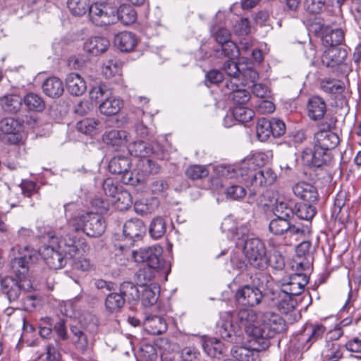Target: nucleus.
<instances>
[{
	"label": "nucleus",
	"instance_id": "nucleus-1",
	"mask_svg": "<svg viewBox=\"0 0 361 361\" xmlns=\"http://www.w3.org/2000/svg\"><path fill=\"white\" fill-rule=\"evenodd\" d=\"M10 259V269L18 281L11 276H0V285L8 299L16 300L21 290L30 291L37 288L38 285L31 282L27 276L30 264L38 259V253L28 245H16L11 250Z\"/></svg>",
	"mask_w": 361,
	"mask_h": 361
},
{
	"label": "nucleus",
	"instance_id": "nucleus-2",
	"mask_svg": "<svg viewBox=\"0 0 361 361\" xmlns=\"http://www.w3.org/2000/svg\"><path fill=\"white\" fill-rule=\"evenodd\" d=\"M259 322L252 309H241L237 312H224L221 314L217 331L228 342L236 344L243 341L244 333L249 337L250 347L258 344L261 336Z\"/></svg>",
	"mask_w": 361,
	"mask_h": 361
},
{
	"label": "nucleus",
	"instance_id": "nucleus-3",
	"mask_svg": "<svg viewBox=\"0 0 361 361\" xmlns=\"http://www.w3.org/2000/svg\"><path fill=\"white\" fill-rule=\"evenodd\" d=\"M38 237L43 240H48L49 244L44 245L39 250H35L38 257L41 255L50 269H60L69 259L70 256L80 253L81 243H75L74 236L69 233H64L60 228L57 231H52L49 227H38Z\"/></svg>",
	"mask_w": 361,
	"mask_h": 361
},
{
	"label": "nucleus",
	"instance_id": "nucleus-4",
	"mask_svg": "<svg viewBox=\"0 0 361 361\" xmlns=\"http://www.w3.org/2000/svg\"><path fill=\"white\" fill-rule=\"evenodd\" d=\"M221 228L228 238L235 241L236 247L243 251L252 267L259 269L266 267L264 243L249 234L246 224H239L228 216L224 219Z\"/></svg>",
	"mask_w": 361,
	"mask_h": 361
},
{
	"label": "nucleus",
	"instance_id": "nucleus-5",
	"mask_svg": "<svg viewBox=\"0 0 361 361\" xmlns=\"http://www.w3.org/2000/svg\"><path fill=\"white\" fill-rule=\"evenodd\" d=\"M64 209L68 219L62 228L64 233H69L71 236H75L77 232L82 231L87 236L96 238L105 231L106 221L98 212H81L79 205L74 202L66 204Z\"/></svg>",
	"mask_w": 361,
	"mask_h": 361
},
{
	"label": "nucleus",
	"instance_id": "nucleus-6",
	"mask_svg": "<svg viewBox=\"0 0 361 361\" xmlns=\"http://www.w3.org/2000/svg\"><path fill=\"white\" fill-rule=\"evenodd\" d=\"M130 165L128 157L116 155L109 161V170L112 173L121 175L123 183L133 186L144 183L147 175L159 171V166L149 159H140L133 171H129Z\"/></svg>",
	"mask_w": 361,
	"mask_h": 361
},
{
	"label": "nucleus",
	"instance_id": "nucleus-7",
	"mask_svg": "<svg viewBox=\"0 0 361 361\" xmlns=\"http://www.w3.org/2000/svg\"><path fill=\"white\" fill-rule=\"evenodd\" d=\"M272 154L270 152H255L250 157L244 159L242 162L234 165L219 164L215 166V173L221 178L233 179L239 173L247 176L250 171L256 170L254 166H262L267 164Z\"/></svg>",
	"mask_w": 361,
	"mask_h": 361
},
{
	"label": "nucleus",
	"instance_id": "nucleus-8",
	"mask_svg": "<svg viewBox=\"0 0 361 361\" xmlns=\"http://www.w3.org/2000/svg\"><path fill=\"white\" fill-rule=\"evenodd\" d=\"M269 230L275 235H282L289 243L310 232V223L292 224L290 219L276 216L269 224Z\"/></svg>",
	"mask_w": 361,
	"mask_h": 361
},
{
	"label": "nucleus",
	"instance_id": "nucleus-9",
	"mask_svg": "<svg viewBox=\"0 0 361 361\" xmlns=\"http://www.w3.org/2000/svg\"><path fill=\"white\" fill-rule=\"evenodd\" d=\"M259 326L262 335L259 336L258 344L255 347L260 351L269 347L270 338L286 329L284 319L272 312H266L262 314Z\"/></svg>",
	"mask_w": 361,
	"mask_h": 361
},
{
	"label": "nucleus",
	"instance_id": "nucleus-10",
	"mask_svg": "<svg viewBox=\"0 0 361 361\" xmlns=\"http://www.w3.org/2000/svg\"><path fill=\"white\" fill-rule=\"evenodd\" d=\"M243 174L239 173L233 179H236L238 183L249 188L250 195H255L259 190L273 185L277 179L276 173L271 169L252 170L247 176Z\"/></svg>",
	"mask_w": 361,
	"mask_h": 361
},
{
	"label": "nucleus",
	"instance_id": "nucleus-11",
	"mask_svg": "<svg viewBox=\"0 0 361 361\" xmlns=\"http://www.w3.org/2000/svg\"><path fill=\"white\" fill-rule=\"evenodd\" d=\"M89 20L97 27L113 24L116 21V8L109 0H93L90 7Z\"/></svg>",
	"mask_w": 361,
	"mask_h": 361
},
{
	"label": "nucleus",
	"instance_id": "nucleus-12",
	"mask_svg": "<svg viewBox=\"0 0 361 361\" xmlns=\"http://www.w3.org/2000/svg\"><path fill=\"white\" fill-rule=\"evenodd\" d=\"M326 331V328L322 324H306L302 332L296 338L295 348L301 352L308 350L310 347L321 340Z\"/></svg>",
	"mask_w": 361,
	"mask_h": 361
},
{
	"label": "nucleus",
	"instance_id": "nucleus-13",
	"mask_svg": "<svg viewBox=\"0 0 361 361\" xmlns=\"http://www.w3.org/2000/svg\"><path fill=\"white\" fill-rule=\"evenodd\" d=\"M163 249L159 245L140 248L132 252L135 262L145 263L151 267H164L165 262L161 258Z\"/></svg>",
	"mask_w": 361,
	"mask_h": 361
},
{
	"label": "nucleus",
	"instance_id": "nucleus-14",
	"mask_svg": "<svg viewBox=\"0 0 361 361\" xmlns=\"http://www.w3.org/2000/svg\"><path fill=\"white\" fill-rule=\"evenodd\" d=\"M322 56V63L324 66L343 71V67H347L348 52L345 48L338 46L326 47Z\"/></svg>",
	"mask_w": 361,
	"mask_h": 361
},
{
	"label": "nucleus",
	"instance_id": "nucleus-15",
	"mask_svg": "<svg viewBox=\"0 0 361 361\" xmlns=\"http://www.w3.org/2000/svg\"><path fill=\"white\" fill-rule=\"evenodd\" d=\"M307 283L308 278L305 274H295L288 279L279 281L276 290L293 298L303 292Z\"/></svg>",
	"mask_w": 361,
	"mask_h": 361
},
{
	"label": "nucleus",
	"instance_id": "nucleus-16",
	"mask_svg": "<svg viewBox=\"0 0 361 361\" xmlns=\"http://www.w3.org/2000/svg\"><path fill=\"white\" fill-rule=\"evenodd\" d=\"M1 139L11 145H16L21 141L22 125L13 118H5L0 122Z\"/></svg>",
	"mask_w": 361,
	"mask_h": 361
},
{
	"label": "nucleus",
	"instance_id": "nucleus-17",
	"mask_svg": "<svg viewBox=\"0 0 361 361\" xmlns=\"http://www.w3.org/2000/svg\"><path fill=\"white\" fill-rule=\"evenodd\" d=\"M331 153L324 152L315 144L313 147H307L302 152V161L304 165L310 167H321L330 162Z\"/></svg>",
	"mask_w": 361,
	"mask_h": 361
},
{
	"label": "nucleus",
	"instance_id": "nucleus-18",
	"mask_svg": "<svg viewBox=\"0 0 361 361\" xmlns=\"http://www.w3.org/2000/svg\"><path fill=\"white\" fill-rule=\"evenodd\" d=\"M128 150L132 156L140 157V159H148L150 154H154L159 159H168V154L163 149L162 147L155 144L149 147L142 141L130 142Z\"/></svg>",
	"mask_w": 361,
	"mask_h": 361
},
{
	"label": "nucleus",
	"instance_id": "nucleus-19",
	"mask_svg": "<svg viewBox=\"0 0 361 361\" xmlns=\"http://www.w3.org/2000/svg\"><path fill=\"white\" fill-rule=\"evenodd\" d=\"M267 298L269 305L277 308L283 314L292 312L297 305L293 298L276 289L271 290L267 295Z\"/></svg>",
	"mask_w": 361,
	"mask_h": 361
},
{
	"label": "nucleus",
	"instance_id": "nucleus-20",
	"mask_svg": "<svg viewBox=\"0 0 361 361\" xmlns=\"http://www.w3.org/2000/svg\"><path fill=\"white\" fill-rule=\"evenodd\" d=\"M240 79L231 78L225 82V87L229 91V97L233 101L235 106H242L250 99V94L244 87L239 84Z\"/></svg>",
	"mask_w": 361,
	"mask_h": 361
},
{
	"label": "nucleus",
	"instance_id": "nucleus-21",
	"mask_svg": "<svg viewBox=\"0 0 361 361\" xmlns=\"http://www.w3.org/2000/svg\"><path fill=\"white\" fill-rule=\"evenodd\" d=\"M235 298L242 305L255 306L261 302L262 293L258 288L246 285L237 291Z\"/></svg>",
	"mask_w": 361,
	"mask_h": 361
},
{
	"label": "nucleus",
	"instance_id": "nucleus-22",
	"mask_svg": "<svg viewBox=\"0 0 361 361\" xmlns=\"http://www.w3.org/2000/svg\"><path fill=\"white\" fill-rule=\"evenodd\" d=\"M314 31L321 36L325 47L338 46L344 39V33L341 29H332L319 24Z\"/></svg>",
	"mask_w": 361,
	"mask_h": 361
},
{
	"label": "nucleus",
	"instance_id": "nucleus-23",
	"mask_svg": "<svg viewBox=\"0 0 361 361\" xmlns=\"http://www.w3.org/2000/svg\"><path fill=\"white\" fill-rule=\"evenodd\" d=\"M74 241L77 244L78 243H81L80 247L82 249V251L78 254H75V256L69 257V259L71 261L72 268L81 271H88L91 270L92 269V264L90 260L84 255L88 250L87 245L82 240L77 238L76 236H74Z\"/></svg>",
	"mask_w": 361,
	"mask_h": 361
},
{
	"label": "nucleus",
	"instance_id": "nucleus-24",
	"mask_svg": "<svg viewBox=\"0 0 361 361\" xmlns=\"http://www.w3.org/2000/svg\"><path fill=\"white\" fill-rule=\"evenodd\" d=\"M109 41L106 37L91 36L85 39L83 49L91 56H98L104 53L109 47Z\"/></svg>",
	"mask_w": 361,
	"mask_h": 361
},
{
	"label": "nucleus",
	"instance_id": "nucleus-25",
	"mask_svg": "<svg viewBox=\"0 0 361 361\" xmlns=\"http://www.w3.org/2000/svg\"><path fill=\"white\" fill-rule=\"evenodd\" d=\"M129 133L123 130H111L106 132L103 135L104 142L108 145L119 149L123 147H127L130 142Z\"/></svg>",
	"mask_w": 361,
	"mask_h": 361
},
{
	"label": "nucleus",
	"instance_id": "nucleus-26",
	"mask_svg": "<svg viewBox=\"0 0 361 361\" xmlns=\"http://www.w3.org/2000/svg\"><path fill=\"white\" fill-rule=\"evenodd\" d=\"M115 46L123 52H130L135 49L138 43L137 35L128 31L118 33L114 37Z\"/></svg>",
	"mask_w": 361,
	"mask_h": 361
},
{
	"label": "nucleus",
	"instance_id": "nucleus-27",
	"mask_svg": "<svg viewBox=\"0 0 361 361\" xmlns=\"http://www.w3.org/2000/svg\"><path fill=\"white\" fill-rule=\"evenodd\" d=\"M315 145L324 152L331 153L330 149L337 146L339 138L336 134L329 130H320L315 133Z\"/></svg>",
	"mask_w": 361,
	"mask_h": 361
},
{
	"label": "nucleus",
	"instance_id": "nucleus-28",
	"mask_svg": "<svg viewBox=\"0 0 361 361\" xmlns=\"http://www.w3.org/2000/svg\"><path fill=\"white\" fill-rule=\"evenodd\" d=\"M293 192L296 197L310 203H315L318 200L317 188L306 182L296 183L293 188Z\"/></svg>",
	"mask_w": 361,
	"mask_h": 361
},
{
	"label": "nucleus",
	"instance_id": "nucleus-29",
	"mask_svg": "<svg viewBox=\"0 0 361 361\" xmlns=\"http://www.w3.org/2000/svg\"><path fill=\"white\" fill-rule=\"evenodd\" d=\"M259 352L260 350L255 346H235L231 349L232 357L225 359L224 361H257Z\"/></svg>",
	"mask_w": 361,
	"mask_h": 361
},
{
	"label": "nucleus",
	"instance_id": "nucleus-30",
	"mask_svg": "<svg viewBox=\"0 0 361 361\" xmlns=\"http://www.w3.org/2000/svg\"><path fill=\"white\" fill-rule=\"evenodd\" d=\"M145 226L143 221L137 218L128 220L123 225V235L126 239L135 241L139 239L145 233Z\"/></svg>",
	"mask_w": 361,
	"mask_h": 361
},
{
	"label": "nucleus",
	"instance_id": "nucleus-31",
	"mask_svg": "<svg viewBox=\"0 0 361 361\" xmlns=\"http://www.w3.org/2000/svg\"><path fill=\"white\" fill-rule=\"evenodd\" d=\"M142 325L145 330L151 335L161 334L167 329V324L165 319L157 315H146L143 320Z\"/></svg>",
	"mask_w": 361,
	"mask_h": 361
},
{
	"label": "nucleus",
	"instance_id": "nucleus-32",
	"mask_svg": "<svg viewBox=\"0 0 361 361\" xmlns=\"http://www.w3.org/2000/svg\"><path fill=\"white\" fill-rule=\"evenodd\" d=\"M307 109L310 118L317 121L324 117L326 111V104L322 97L314 96L309 99Z\"/></svg>",
	"mask_w": 361,
	"mask_h": 361
},
{
	"label": "nucleus",
	"instance_id": "nucleus-33",
	"mask_svg": "<svg viewBox=\"0 0 361 361\" xmlns=\"http://www.w3.org/2000/svg\"><path fill=\"white\" fill-rule=\"evenodd\" d=\"M160 288L157 283L140 286V298L141 303L145 307L154 305L159 295Z\"/></svg>",
	"mask_w": 361,
	"mask_h": 361
},
{
	"label": "nucleus",
	"instance_id": "nucleus-34",
	"mask_svg": "<svg viewBox=\"0 0 361 361\" xmlns=\"http://www.w3.org/2000/svg\"><path fill=\"white\" fill-rule=\"evenodd\" d=\"M123 106V102L119 97L112 94L108 96L99 106L101 114L106 116L115 115L120 111Z\"/></svg>",
	"mask_w": 361,
	"mask_h": 361
},
{
	"label": "nucleus",
	"instance_id": "nucleus-35",
	"mask_svg": "<svg viewBox=\"0 0 361 361\" xmlns=\"http://www.w3.org/2000/svg\"><path fill=\"white\" fill-rule=\"evenodd\" d=\"M66 83L68 92L74 96L82 95L87 89L85 81L78 73L68 74L66 79Z\"/></svg>",
	"mask_w": 361,
	"mask_h": 361
},
{
	"label": "nucleus",
	"instance_id": "nucleus-36",
	"mask_svg": "<svg viewBox=\"0 0 361 361\" xmlns=\"http://www.w3.org/2000/svg\"><path fill=\"white\" fill-rule=\"evenodd\" d=\"M59 307L61 313L67 317L73 319L80 317L81 304L80 299L78 297L60 302Z\"/></svg>",
	"mask_w": 361,
	"mask_h": 361
},
{
	"label": "nucleus",
	"instance_id": "nucleus-37",
	"mask_svg": "<svg viewBox=\"0 0 361 361\" xmlns=\"http://www.w3.org/2000/svg\"><path fill=\"white\" fill-rule=\"evenodd\" d=\"M294 205L295 203L291 200L279 197L276 199L274 204V215L290 219L294 215V210L293 209Z\"/></svg>",
	"mask_w": 361,
	"mask_h": 361
},
{
	"label": "nucleus",
	"instance_id": "nucleus-38",
	"mask_svg": "<svg viewBox=\"0 0 361 361\" xmlns=\"http://www.w3.org/2000/svg\"><path fill=\"white\" fill-rule=\"evenodd\" d=\"M42 89L44 94L51 98L59 97L64 92L62 80L56 77L47 78L43 83Z\"/></svg>",
	"mask_w": 361,
	"mask_h": 361
},
{
	"label": "nucleus",
	"instance_id": "nucleus-39",
	"mask_svg": "<svg viewBox=\"0 0 361 361\" xmlns=\"http://www.w3.org/2000/svg\"><path fill=\"white\" fill-rule=\"evenodd\" d=\"M102 75L108 79H114L115 82L121 80V64L116 59L106 61L102 68Z\"/></svg>",
	"mask_w": 361,
	"mask_h": 361
},
{
	"label": "nucleus",
	"instance_id": "nucleus-40",
	"mask_svg": "<svg viewBox=\"0 0 361 361\" xmlns=\"http://www.w3.org/2000/svg\"><path fill=\"white\" fill-rule=\"evenodd\" d=\"M159 201L156 197L142 198L135 201V212L140 215L151 214L159 207Z\"/></svg>",
	"mask_w": 361,
	"mask_h": 361
},
{
	"label": "nucleus",
	"instance_id": "nucleus-41",
	"mask_svg": "<svg viewBox=\"0 0 361 361\" xmlns=\"http://www.w3.org/2000/svg\"><path fill=\"white\" fill-rule=\"evenodd\" d=\"M0 104L5 112L16 114L22 106L23 99L18 94H8L1 99Z\"/></svg>",
	"mask_w": 361,
	"mask_h": 361
},
{
	"label": "nucleus",
	"instance_id": "nucleus-42",
	"mask_svg": "<svg viewBox=\"0 0 361 361\" xmlns=\"http://www.w3.org/2000/svg\"><path fill=\"white\" fill-rule=\"evenodd\" d=\"M23 102L28 111L41 112L45 108L43 98L36 93L30 92L25 94Z\"/></svg>",
	"mask_w": 361,
	"mask_h": 361
},
{
	"label": "nucleus",
	"instance_id": "nucleus-43",
	"mask_svg": "<svg viewBox=\"0 0 361 361\" xmlns=\"http://www.w3.org/2000/svg\"><path fill=\"white\" fill-rule=\"evenodd\" d=\"M137 17V11L130 5L122 4L116 9V20H120L126 25H132L135 23Z\"/></svg>",
	"mask_w": 361,
	"mask_h": 361
},
{
	"label": "nucleus",
	"instance_id": "nucleus-44",
	"mask_svg": "<svg viewBox=\"0 0 361 361\" xmlns=\"http://www.w3.org/2000/svg\"><path fill=\"white\" fill-rule=\"evenodd\" d=\"M71 341L75 348L81 352H85L88 346V340L86 334L78 327L71 326Z\"/></svg>",
	"mask_w": 361,
	"mask_h": 361
},
{
	"label": "nucleus",
	"instance_id": "nucleus-45",
	"mask_svg": "<svg viewBox=\"0 0 361 361\" xmlns=\"http://www.w3.org/2000/svg\"><path fill=\"white\" fill-rule=\"evenodd\" d=\"M111 204L118 210L123 211L132 204V197L127 190H118L115 196L111 197Z\"/></svg>",
	"mask_w": 361,
	"mask_h": 361
},
{
	"label": "nucleus",
	"instance_id": "nucleus-46",
	"mask_svg": "<svg viewBox=\"0 0 361 361\" xmlns=\"http://www.w3.org/2000/svg\"><path fill=\"white\" fill-rule=\"evenodd\" d=\"M201 345L205 353L211 357H215L224 352L222 343L216 338L203 339Z\"/></svg>",
	"mask_w": 361,
	"mask_h": 361
},
{
	"label": "nucleus",
	"instance_id": "nucleus-47",
	"mask_svg": "<svg viewBox=\"0 0 361 361\" xmlns=\"http://www.w3.org/2000/svg\"><path fill=\"white\" fill-rule=\"evenodd\" d=\"M220 45V49H214L216 57L226 56L228 59H233L240 55V49L233 41L229 40Z\"/></svg>",
	"mask_w": 361,
	"mask_h": 361
},
{
	"label": "nucleus",
	"instance_id": "nucleus-48",
	"mask_svg": "<svg viewBox=\"0 0 361 361\" xmlns=\"http://www.w3.org/2000/svg\"><path fill=\"white\" fill-rule=\"evenodd\" d=\"M100 122L94 118H85L77 123L76 127L78 131L87 134L92 135L97 132L100 127Z\"/></svg>",
	"mask_w": 361,
	"mask_h": 361
},
{
	"label": "nucleus",
	"instance_id": "nucleus-49",
	"mask_svg": "<svg viewBox=\"0 0 361 361\" xmlns=\"http://www.w3.org/2000/svg\"><path fill=\"white\" fill-rule=\"evenodd\" d=\"M320 87L324 92L334 95L342 94L345 88L341 82L331 78L323 79Z\"/></svg>",
	"mask_w": 361,
	"mask_h": 361
},
{
	"label": "nucleus",
	"instance_id": "nucleus-50",
	"mask_svg": "<svg viewBox=\"0 0 361 361\" xmlns=\"http://www.w3.org/2000/svg\"><path fill=\"white\" fill-rule=\"evenodd\" d=\"M67 6L70 12L75 16H82L90 11V0H68Z\"/></svg>",
	"mask_w": 361,
	"mask_h": 361
},
{
	"label": "nucleus",
	"instance_id": "nucleus-51",
	"mask_svg": "<svg viewBox=\"0 0 361 361\" xmlns=\"http://www.w3.org/2000/svg\"><path fill=\"white\" fill-rule=\"evenodd\" d=\"M271 122L269 120L261 118L258 119L256 126V135L259 140L264 142L272 135Z\"/></svg>",
	"mask_w": 361,
	"mask_h": 361
},
{
	"label": "nucleus",
	"instance_id": "nucleus-52",
	"mask_svg": "<svg viewBox=\"0 0 361 361\" xmlns=\"http://www.w3.org/2000/svg\"><path fill=\"white\" fill-rule=\"evenodd\" d=\"M121 294L123 298L129 300H137L140 298V286H136L130 281H124L120 286Z\"/></svg>",
	"mask_w": 361,
	"mask_h": 361
},
{
	"label": "nucleus",
	"instance_id": "nucleus-53",
	"mask_svg": "<svg viewBox=\"0 0 361 361\" xmlns=\"http://www.w3.org/2000/svg\"><path fill=\"white\" fill-rule=\"evenodd\" d=\"M322 354L330 361H338L342 357L341 346L337 341H327Z\"/></svg>",
	"mask_w": 361,
	"mask_h": 361
},
{
	"label": "nucleus",
	"instance_id": "nucleus-54",
	"mask_svg": "<svg viewBox=\"0 0 361 361\" xmlns=\"http://www.w3.org/2000/svg\"><path fill=\"white\" fill-rule=\"evenodd\" d=\"M266 267L268 265L274 269L281 270L285 265L284 259L279 251L276 249L270 250L265 253Z\"/></svg>",
	"mask_w": 361,
	"mask_h": 361
},
{
	"label": "nucleus",
	"instance_id": "nucleus-55",
	"mask_svg": "<svg viewBox=\"0 0 361 361\" xmlns=\"http://www.w3.org/2000/svg\"><path fill=\"white\" fill-rule=\"evenodd\" d=\"M136 115L137 117L141 116L144 118L142 119H139L137 118V123L135 125V130L137 135H139L141 137H145L148 135V129L147 126L144 124V121H152V114H146L145 110L144 109H137L136 111Z\"/></svg>",
	"mask_w": 361,
	"mask_h": 361
},
{
	"label": "nucleus",
	"instance_id": "nucleus-56",
	"mask_svg": "<svg viewBox=\"0 0 361 361\" xmlns=\"http://www.w3.org/2000/svg\"><path fill=\"white\" fill-rule=\"evenodd\" d=\"M295 206L296 209L294 211V214L307 221H311L317 213L316 207L312 205V203H303Z\"/></svg>",
	"mask_w": 361,
	"mask_h": 361
},
{
	"label": "nucleus",
	"instance_id": "nucleus-57",
	"mask_svg": "<svg viewBox=\"0 0 361 361\" xmlns=\"http://www.w3.org/2000/svg\"><path fill=\"white\" fill-rule=\"evenodd\" d=\"M125 301L121 293H111L106 298L105 306L109 312H113L119 310L124 305Z\"/></svg>",
	"mask_w": 361,
	"mask_h": 361
},
{
	"label": "nucleus",
	"instance_id": "nucleus-58",
	"mask_svg": "<svg viewBox=\"0 0 361 361\" xmlns=\"http://www.w3.org/2000/svg\"><path fill=\"white\" fill-rule=\"evenodd\" d=\"M235 118L237 121L242 123H246L251 121L255 114V111L250 108L245 107L244 105L235 106L233 108Z\"/></svg>",
	"mask_w": 361,
	"mask_h": 361
},
{
	"label": "nucleus",
	"instance_id": "nucleus-59",
	"mask_svg": "<svg viewBox=\"0 0 361 361\" xmlns=\"http://www.w3.org/2000/svg\"><path fill=\"white\" fill-rule=\"evenodd\" d=\"M212 36L219 44L231 40V32L222 25H214L210 28Z\"/></svg>",
	"mask_w": 361,
	"mask_h": 361
},
{
	"label": "nucleus",
	"instance_id": "nucleus-60",
	"mask_svg": "<svg viewBox=\"0 0 361 361\" xmlns=\"http://www.w3.org/2000/svg\"><path fill=\"white\" fill-rule=\"evenodd\" d=\"M166 232V222L161 216L153 219L149 226V233L154 238H161Z\"/></svg>",
	"mask_w": 361,
	"mask_h": 361
},
{
	"label": "nucleus",
	"instance_id": "nucleus-61",
	"mask_svg": "<svg viewBox=\"0 0 361 361\" xmlns=\"http://www.w3.org/2000/svg\"><path fill=\"white\" fill-rule=\"evenodd\" d=\"M137 358L140 361H156L157 359V350L151 344H143L140 348Z\"/></svg>",
	"mask_w": 361,
	"mask_h": 361
},
{
	"label": "nucleus",
	"instance_id": "nucleus-62",
	"mask_svg": "<svg viewBox=\"0 0 361 361\" xmlns=\"http://www.w3.org/2000/svg\"><path fill=\"white\" fill-rule=\"evenodd\" d=\"M111 90L106 85H100L92 88L90 92V97L93 101L102 102L111 94Z\"/></svg>",
	"mask_w": 361,
	"mask_h": 361
},
{
	"label": "nucleus",
	"instance_id": "nucleus-63",
	"mask_svg": "<svg viewBox=\"0 0 361 361\" xmlns=\"http://www.w3.org/2000/svg\"><path fill=\"white\" fill-rule=\"evenodd\" d=\"M314 247L311 242L306 240L300 243L295 249L297 258H304L310 260H313L312 254Z\"/></svg>",
	"mask_w": 361,
	"mask_h": 361
},
{
	"label": "nucleus",
	"instance_id": "nucleus-64",
	"mask_svg": "<svg viewBox=\"0 0 361 361\" xmlns=\"http://www.w3.org/2000/svg\"><path fill=\"white\" fill-rule=\"evenodd\" d=\"M185 174L188 178L197 180L207 176L209 171L204 166L192 165L187 169Z\"/></svg>",
	"mask_w": 361,
	"mask_h": 361
}]
</instances>
